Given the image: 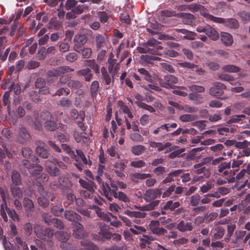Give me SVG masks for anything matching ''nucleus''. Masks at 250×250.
Returning <instances> with one entry per match:
<instances>
[{"instance_id": "obj_1", "label": "nucleus", "mask_w": 250, "mask_h": 250, "mask_svg": "<svg viewBox=\"0 0 250 250\" xmlns=\"http://www.w3.org/2000/svg\"><path fill=\"white\" fill-rule=\"evenodd\" d=\"M162 194L161 189L154 188L147 190L144 195V199L147 202H150L147 205L143 206H135V208L140 211H132L125 210L124 214L130 217L131 218H134L133 221L136 224L140 223V218H144L146 216V213L144 211H149L154 209L159 203V200H154L157 198H160Z\"/></svg>"}, {"instance_id": "obj_2", "label": "nucleus", "mask_w": 250, "mask_h": 250, "mask_svg": "<svg viewBox=\"0 0 250 250\" xmlns=\"http://www.w3.org/2000/svg\"><path fill=\"white\" fill-rule=\"evenodd\" d=\"M62 147L75 161L74 165L80 171L84 168V166L92 165V162L90 160H87L81 149H76L75 151L66 144H62Z\"/></svg>"}, {"instance_id": "obj_3", "label": "nucleus", "mask_w": 250, "mask_h": 250, "mask_svg": "<svg viewBox=\"0 0 250 250\" xmlns=\"http://www.w3.org/2000/svg\"><path fill=\"white\" fill-rule=\"evenodd\" d=\"M160 42L151 38L144 43L143 47H138L137 50L140 53H149L154 55L162 56L163 47L159 45Z\"/></svg>"}, {"instance_id": "obj_4", "label": "nucleus", "mask_w": 250, "mask_h": 250, "mask_svg": "<svg viewBox=\"0 0 250 250\" xmlns=\"http://www.w3.org/2000/svg\"><path fill=\"white\" fill-rule=\"evenodd\" d=\"M192 171L195 174L193 178V180L195 182L203 181L209 177L210 175L209 168L200 163L193 166Z\"/></svg>"}, {"instance_id": "obj_5", "label": "nucleus", "mask_w": 250, "mask_h": 250, "mask_svg": "<svg viewBox=\"0 0 250 250\" xmlns=\"http://www.w3.org/2000/svg\"><path fill=\"white\" fill-rule=\"evenodd\" d=\"M205 16L207 17V20L216 23H222L225 26L231 29H236L239 26L238 21L234 18L223 19L215 17L211 14H206Z\"/></svg>"}, {"instance_id": "obj_6", "label": "nucleus", "mask_w": 250, "mask_h": 250, "mask_svg": "<svg viewBox=\"0 0 250 250\" xmlns=\"http://www.w3.org/2000/svg\"><path fill=\"white\" fill-rule=\"evenodd\" d=\"M109 184L107 183H102V194L110 202L113 200L111 197V195L116 192L118 190V186L111 179H109Z\"/></svg>"}, {"instance_id": "obj_7", "label": "nucleus", "mask_w": 250, "mask_h": 250, "mask_svg": "<svg viewBox=\"0 0 250 250\" xmlns=\"http://www.w3.org/2000/svg\"><path fill=\"white\" fill-rule=\"evenodd\" d=\"M74 69L69 66H61L56 69L50 70L46 73V79L49 82L52 81V77H58L67 73L73 72Z\"/></svg>"}, {"instance_id": "obj_8", "label": "nucleus", "mask_w": 250, "mask_h": 250, "mask_svg": "<svg viewBox=\"0 0 250 250\" xmlns=\"http://www.w3.org/2000/svg\"><path fill=\"white\" fill-rule=\"evenodd\" d=\"M34 229L36 235L41 239L46 240L54 235V231L50 228L44 229L42 226L36 224Z\"/></svg>"}, {"instance_id": "obj_9", "label": "nucleus", "mask_w": 250, "mask_h": 250, "mask_svg": "<svg viewBox=\"0 0 250 250\" xmlns=\"http://www.w3.org/2000/svg\"><path fill=\"white\" fill-rule=\"evenodd\" d=\"M71 118L74 120H76V123L82 131H85L86 127L85 126L83 121L85 119V113L83 111L78 112L75 108L72 109L70 112Z\"/></svg>"}, {"instance_id": "obj_10", "label": "nucleus", "mask_w": 250, "mask_h": 250, "mask_svg": "<svg viewBox=\"0 0 250 250\" xmlns=\"http://www.w3.org/2000/svg\"><path fill=\"white\" fill-rule=\"evenodd\" d=\"M41 117L44 121L45 128L50 131H54L57 128V124L54 121V118L48 111H43L41 113Z\"/></svg>"}, {"instance_id": "obj_11", "label": "nucleus", "mask_w": 250, "mask_h": 250, "mask_svg": "<svg viewBox=\"0 0 250 250\" xmlns=\"http://www.w3.org/2000/svg\"><path fill=\"white\" fill-rule=\"evenodd\" d=\"M177 77L173 75L167 74L164 76L163 79H159V83L161 87L166 89H173L175 84L178 83Z\"/></svg>"}, {"instance_id": "obj_12", "label": "nucleus", "mask_w": 250, "mask_h": 250, "mask_svg": "<svg viewBox=\"0 0 250 250\" xmlns=\"http://www.w3.org/2000/svg\"><path fill=\"white\" fill-rule=\"evenodd\" d=\"M227 88L226 86L223 83L220 82H216L214 83L213 86L209 89V94L216 97V98L221 99H226V97L223 96L224 90Z\"/></svg>"}, {"instance_id": "obj_13", "label": "nucleus", "mask_w": 250, "mask_h": 250, "mask_svg": "<svg viewBox=\"0 0 250 250\" xmlns=\"http://www.w3.org/2000/svg\"><path fill=\"white\" fill-rule=\"evenodd\" d=\"M7 213L8 216L13 220H18L19 217L16 211L12 209L11 210L7 206H5L4 208V205H1L0 206V214L2 218L3 219L5 222H7L8 218L7 216Z\"/></svg>"}, {"instance_id": "obj_14", "label": "nucleus", "mask_w": 250, "mask_h": 250, "mask_svg": "<svg viewBox=\"0 0 250 250\" xmlns=\"http://www.w3.org/2000/svg\"><path fill=\"white\" fill-rule=\"evenodd\" d=\"M160 222L158 220H152L150 222L149 227L150 230L153 234L158 236H164L167 233V230L160 227Z\"/></svg>"}, {"instance_id": "obj_15", "label": "nucleus", "mask_w": 250, "mask_h": 250, "mask_svg": "<svg viewBox=\"0 0 250 250\" xmlns=\"http://www.w3.org/2000/svg\"><path fill=\"white\" fill-rule=\"evenodd\" d=\"M73 236L78 239H84L87 235L83 226L80 223L74 224L73 229Z\"/></svg>"}, {"instance_id": "obj_16", "label": "nucleus", "mask_w": 250, "mask_h": 250, "mask_svg": "<svg viewBox=\"0 0 250 250\" xmlns=\"http://www.w3.org/2000/svg\"><path fill=\"white\" fill-rule=\"evenodd\" d=\"M87 41V38L84 35H75L74 39V50L79 51L78 49L82 48Z\"/></svg>"}, {"instance_id": "obj_17", "label": "nucleus", "mask_w": 250, "mask_h": 250, "mask_svg": "<svg viewBox=\"0 0 250 250\" xmlns=\"http://www.w3.org/2000/svg\"><path fill=\"white\" fill-rule=\"evenodd\" d=\"M64 217L69 221L74 222V224L79 223L82 219L79 214L71 210H65Z\"/></svg>"}, {"instance_id": "obj_18", "label": "nucleus", "mask_w": 250, "mask_h": 250, "mask_svg": "<svg viewBox=\"0 0 250 250\" xmlns=\"http://www.w3.org/2000/svg\"><path fill=\"white\" fill-rule=\"evenodd\" d=\"M45 167L47 172L51 176H56L60 175V170L57 167L56 165L51 162L46 161Z\"/></svg>"}, {"instance_id": "obj_19", "label": "nucleus", "mask_w": 250, "mask_h": 250, "mask_svg": "<svg viewBox=\"0 0 250 250\" xmlns=\"http://www.w3.org/2000/svg\"><path fill=\"white\" fill-rule=\"evenodd\" d=\"M188 9L193 13L200 12V14L206 19L207 17L205 15L209 14L206 12L205 7L203 5L199 4L192 3L189 4L188 5Z\"/></svg>"}, {"instance_id": "obj_20", "label": "nucleus", "mask_w": 250, "mask_h": 250, "mask_svg": "<svg viewBox=\"0 0 250 250\" xmlns=\"http://www.w3.org/2000/svg\"><path fill=\"white\" fill-rule=\"evenodd\" d=\"M238 171L237 169H228L223 170L221 173H217L219 175L224 177V178H227L229 182H234L235 172Z\"/></svg>"}, {"instance_id": "obj_21", "label": "nucleus", "mask_w": 250, "mask_h": 250, "mask_svg": "<svg viewBox=\"0 0 250 250\" xmlns=\"http://www.w3.org/2000/svg\"><path fill=\"white\" fill-rule=\"evenodd\" d=\"M176 228L181 232L191 231L193 229L192 223L182 220L178 224Z\"/></svg>"}, {"instance_id": "obj_22", "label": "nucleus", "mask_w": 250, "mask_h": 250, "mask_svg": "<svg viewBox=\"0 0 250 250\" xmlns=\"http://www.w3.org/2000/svg\"><path fill=\"white\" fill-rule=\"evenodd\" d=\"M107 40V35L104 34H98L95 37L96 48L98 51L105 45Z\"/></svg>"}, {"instance_id": "obj_23", "label": "nucleus", "mask_w": 250, "mask_h": 250, "mask_svg": "<svg viewBox=\"0 0 250 250\" xmlns=\"http://www.w3.org/2000/svg\"><path fill=\"white\" fill-rule=\"evenodd\" d=\"M101 71L103 82H104L106 85H109L111 83L113 84L114 82V76H112L111 78L109 72L107 71L106 68L103 66L101 68Z\"/></svg>"}, {"instance_id": "obj_24", "label": "nucleus", "mask_w": 250, "mask_h": 250, "mask_svg": "<svg viewBox=\"0 0 250 250\" xmlns=\"http://www.w3.org/2000/svg\"><path fill=\"white\" fill-rule=\"evenodd\" d=\"M182 172L183 170L182 169L175 170L170 172L163 180L162 183L163 184H167V183L173 182L174 181V178L179 176L181 174H182Z\"/></svg>"}, {"instance_id": "obj_25", "label": "nucleus", "mask_w": 250, "mask_h": 250, "mask_svg": "<svg viewBox=\"0 0 250 250\" xmlns=\"http://www.w3.org/2000/svg\"><path fill=\"white\" fill-rule=\"evenodd\" d=\"M31 136L27 130L24 127L20 128L18 139L21 143H24L26 140H29Z\"/></svg>"}, {"instance_id": "obj_26", "label": "nucleus", "mask_w": 250, "mask_h": 250, "mask_svg": "<svg viewBox=\"0 0 250 250\" xmlns=\"http://www.w3.org/2000/svg\"><path fill=\"white\" fill-rule=\"evenodd\" d=\"M81 245L83 247L81 250H99V248L90 241L85 240L81 241Z\"/></svg>"}, {"instance_id": "obj_27", "label": "nucleus", "mask_w": 250, "mask_h": 250, "mask_svg": "<svg viewBox=\"0 0 250 250\" xmlns=\"http://www.w3.org/2000/svg\"><path fill=\"white\" fill-rule=\"evenodd\" d=\"M171 143L167 142L163 144L162 143L149 141V146L152 148H157V150L160 152L164 150L165 148L169 147Z\"/></svg>"}, {"instance_id": "obj_28", "label": "nucleus", "mask_w": 250, "mask_h": 250, "mask_svg": "<svg viewBox=\"0 0 250 250\" xmlns=\"http://www.w3.org/2000/svg\"><path fill=\"white\" fill-rule=\"evenodd\" d=\"M137 71L141 75V78L146 81L153 83L154 82L153 78L150 73L144 68H141L138 69Z\"/></svg>"}, {"instance_id": "obj_29", "label": "nucleus", "mask_w": 250, "mask_h": 250, "mask_svg": "<svg viewBox=\"0 0 250 250\" xmlns=\"http://www.w3.org/2000/svg\"><path fill=\"white\" fill-rule=\"evenodd\" d=\"M206 34L212 40L217 41L219 38L218 32L209 25H207V30Z\"/></svg>"}, {"instance_id": "obj_30", "label": "nucleus", "mask_w": 250, "mask_h": 250, "mask_svg": "<svg viewBox=\"0 0 250 250\" xmlns=\"http://www.w3.org/2000/svg\"><path fill=\"white\" fill-rule=\"evenodd\" d=\"M221 40L223 43L226 46H230L233 42L232 36L226 32L221 33Z\"/></svg>"}, {"instance_id": "obj_31", "label": "nucleus", "mask_w": 250, "mask_h": 250, "mask_svg": "<svg viewBox=\"0 0 250 250\" xmlns=\"http://www.w3.org/2000/svg\"><path fill=\"white\" fill-rule=\"evenodd\" d=\"M77 75L83 76L84 80L87 82H89L93 76L91 70L88 68L77 71Z\"/></svg>"}, {"instance_id": "obj_32", "label": "nucleus", "mask_w": 250, "mask_h": 250, "mask_svg": "<svg viewBox=\"0 0 250 250\" xmlns=\"http://www.w3.org/2000/svg\"><path fill=\"white\" fill-rule=\"evenodd\" d=\"M215 233L212 237V240L215 241L221 239L225 234V229L222 226H217L214 229Z\"/></svg>"}, {"instance_id": "obj_33", "label": "nucleus", "mask_w": 250, "mask_h": 250, "mask_svg": "<svg viewBox=\"0 0 250 250\" xmlns=\"http://www.w3.org/2000/svg\"><path fill=\"white\" fill-rule=\"evenodd\" d=\"M112 198L113 197L118 199L119 201L124 202L125 203L129 202V198L122 191H116L111 195Z\"/></svg>"}, {"instance_id": "obj_34", "label": "nucleus", "mask_w": 250, "mask_h": 250, "mask_svg": "<svg viewBox=\"0 0 250 250\" xmlns=\"http://www.w3.org/2000/svg\"><path fill=\"white\" fill-rule=\"evenodd\" d=\"M97 236L99 237V240L104 242L111 238V233L108 231V229L104 230H99Z\"/></svg>"}, {"instance_id": "obj_35", "label": "nucleus", "mask_w": 250, "mask_h": 250, "mask_svg": "<svg viewBox=\"0 0 250 250\" xmlns=\"http://www.w3.org/2000/svg\"><path fill=\"white\" fill-rule=\"evenodd\" d=\"M55 236L57 239L61 243L67 241L70 238V235L69 233L63 231H58L56 232Z\"/></svg>"}, {"instance_id": "obj_36", "label": "nucleus", "mask_w": 250, "mask_h": 250, "mask_svg": "<svg viewBox=\"0 0 250 250\" xmlns=\"http://www.w3.org/2000/svg\"><path fill=\"white\" fill-rule=\"evenodd\" d=\"M175 16V13L174 11L164 10L161 11V14L158 16V20L163 22H166L165 17H171Z\"/></svg>"}, {"instance_id": "obj_37", "label": "nucleus", "mask_w": 250, "mask_h": 250, "mask_svg": "<svg viewBox=\"0 0 250 250\" xmlns=\"http://www.w3.org/2000/svg\"><path fill=\"white\" fill-rule=\"evenodd\" d=\"M175 31L177 33H181L184 34V39L189 40H193L196 34L194 32L189 31L186 29H176Z\"/></svg>"}, {"instance_id": "obj_38", "label": "nucleus", "mask_w": 250, "mask_h": 250, "mask_svg": "<svg viewBox=\"0 0 250 250\" xmlns=\"http://www.w3.org/2000/svg\"><path fill=\"white\" fill-rule=\"evenodd\" d=\"M10 190L13 197L15 198L20 199L22 196V191L21 188L17 186H11Z\"/></svg>"}, {"instance_id": "obj_39", "label": "nucleus", "mask_w": 250, "mask_h": 250, "mask_svg": "<svg viewBox=\"0 0 250 250\" xmlns=\"http://www.w3.org/2000/svg\"><path fill=\"white\" fill-rule=\"evenodd\" d=\"M180 206V203L178 201L173 202L172 201H168L163 207V208L165 210H174L175 208H178Z\"/></svg>"}, {"instance_id": "obj_40", "label": "nucleus", "mask_w": 250, "mask_h": 250, "mask_svg": "<svg viewBox=\"0 0 250 250\" xmlns=\"http://www.w3.org/2000/svg\"><path fill=\"white\" fill-rule=\"evenodd\" d=\"M77 52L81 54L83 58L88 59L91 57L92 55V49L89 47H82L78 49Z\"/></svg>"}, {"instance_id": "obj_41", "label": "nucleus", "mask_w": 250, "mask_h": 250, "mask_svg": "<svg viewBox=\"0 0 250 250\" xmlns=\"http://www.w3.org/2000/svg\"><path fill=\"white\" fill-rule=\"evenodd\" d=\"M99 89V83L98 81H94L92 82L90 86V93L92 99H94L97 95Z\"/></svg>"}, {"instance_id": "obj_42", "label": "nucleus", "mask_w": 250, "mask_h": 250, "mask_svg": "<svg viewBox=\"0 0 250 250\" xmlns=\"http://www.w3.org/2000/svg\"><path fill=\"white\" fill-rule=\"evenodd\" d=\"M12 154L7 149L6 146H2V148H0V161L3 162L4 159L7 157L8 158L12 157Z\"/></svg>"}, {"instance_id": "obj_43", "label": "nucleus", "mask_w": 250, "mask_h": 250, "mask_svg": "<svg viewBox=\"0 0 250 250\" xmlns=\"http://www.w3.org/2000/svg\"><path fill=\"white\" fill-rule=\"evenodd\" d=\"M23 206L25 210L27 212H31L33 211L34 205L33 201L28 198H24L23 200Z\"/></svg>"}, {"instance_id": "obj_44", "label": "nucleus", "mask_w": 250, "mask_h": 250, "mask_svg": "<svg viewBox=\"0 0 250 250\" xmlns=\"http://www.w3.org/2000/svg\"><path fill=\"white\" fill-rule=\"evenodd\" d=\"M36 152L40 157L44 159L47 158L49 156L47 149L43 146H38L36 148Z\"/></svg>"}, {"instance_id": "obj_45", "label": "nucleus", "mask_w": 250, "mask_h": 250, "mask_svg": "<svg viewBox=\"0 0 250 250\" xmlns=\"http://www.w3.org/2000/svg\"><path fill=\"white\" fill-rule=\"evenodd\" d=\"M11 179L12 183L15 186H18L21 184V179L20 174L17 171H13Z\"/></svg>"}, {"instance_id": "obj_46", "label": "nucleus", "mask_w": 250, "mask_h": 250, "mask_svg": "<svg viewBox=\"0 0 250 250\" xmlns=\"http://www.w3.org/2000/svg\"><path fill=\"white\" fill-rule=\"evenodd\" d=\"M94 189L92 188V189H83L80 191L81 196L86 199H92L94 196Z\"/></svg>"}, {"instance_id": "obj_47", "label": "nucleus", "mask_w": 250, "mask_h": 250, "mask_svg": "<svg viewBox=\"0 0 250 250\" xmlns=\"http://www.w3.org/2000/svg\"><path fill=\"white\" fill-rule=\"evenodd\" d=\"M67 86L71 89L76 90L81 88L83 86V83L79 80H71L67 83Z\"/></svg>"}, {"instance_id": "obj_48", "label": "nucleus", "mask_w": 250, "mask_h": 250, "mask_svg": "<svg viewBox=\"0 0 250 250\" xmlns=\"http://www.w3.org/2000/svg\"><path fill=\"white\" fill-rule=\"evenodd\" d=\"M222 69L225 72L230 73H236L241 70L239 67L232 64L226 65L223 67Z\"/></svg>"}, {"instance_id": "obj_49", "label": "nucleus", "mask_w": 250, "mask_h": 250, "mask_svg": "<svg viewBox=\"0 0 250 250\" xmlns=\"http://www.w3.org/2000/svg\"><path fill=\"white\" fill-rule=\"evenodd\" d=\"M60 78L59 79V81L57 83V87H59L61 85H64L70 81L71 78V76L70 75L66 74V75H62L60 76Z\"/></svg>"}, {"instance_id": "obj_50", "label": "nucleus", "mask_w": 250, "mask_h": 250, "mask_svg": "<svg viewBox=\"0 0 250 250\" xmlns=\"http://www.w3.org/2000/svg\"><path fill=\"white\" fill-rule=\"evenodd\" d=\"M146 148L142 145H136L131 148L132 152L135 155H140L145 152Z\"/></svg>"}, {"instance_id": "obj_51", "label": "nucleus", "mask_w": 250, "mask_h": 250, "mask_svg": "<svg viewBox=\"0 0 250 250\" xmlns=\"http://www.w3.org/2000/svg\"><path fill=\"white\" fill-rule=\"evenodd\" d=\"M135 104L139 107L147 110L151 113L155 112V109L152 106L148 105L145 103L139 101H136Z\"/></svg>"}, {"instance_id": "obj_52", "label": "nucleus", "mask_w": 250, "mask_h": 250, "mask_svg": "<svg viewBox=\"0 0 250 250\" xmlns=\"http://www.w3.org/2000/svg\"><path fill=\"white\" fill-rule=\"evenodd\" d=\"M179 119L183 122H189L197 119V116L192 114H184L179 117Z\"/></svg>"}, {"instance_id": "obj_53", "label": "nucleus", "mask_w": 250, "mask_h": 250, "mask_svg": "<svg viewBox=\"0 0 250 250\" xmlns=\"http://www.w3.org/2000/svg\"><path fill=\"white\" fill-rule=\"evenodd\" d=\"M129 231L134 235H139L146 231V229L142 226L134 225V228L129 229Z\"/></svg>"}, {"instance_id": "obj_54", "label": "nucleus", "mask_w": 250, "mask_h": 250, "mask_svg": "<svg viewBox=\"0 0 250 250\" xmlns=\"http://www.w3.org/2000/svg\"><path fill=\"white\" fill-rule=\"evenodd\" d=\"M153 172L158 178H163L164 174L166 172V167L162 166H158L154 168Z\"/></svg>"}, {"instance_id": "obj_55", "label": "nucleus", "mask_w": 250, "mask_h": 250, "mask_svg": "<svg viewBox=\"0 0 250 250\" xmlns=\"http://www.w3.org/2000/svg\"><path fill=\"white\" fill-rule=\"evenodd\" d=\"M231 167V162H221L217 167V173H221L223 170L228 169H230Z\"/></svg>"}, {"instance_id": "obj_56", "label": "nucleus", "mask_w": 250, "mask_h": 250, "mask_svg": "<svg viewBox=\"0 0 250 250\" xmlns=\"http://www.w3.org/2000/svg\"><path fill=\"white\" fill-rule=\"evenodd\" d=\"M107 152L108 154L114 159H117L118 160L120 159V155L117 152V149L113 146H111L109 148H107Z\"/></svg>"}, {"instance_id": "obj_57", "label": "nucleus", "mask_w": 250, "mask_h": 250, "mask_svg": "<svg viewBox=\"0 0 250 250\" xmlns=\"http://www.w3.org/2000/svg\"><path fill=\"white\" fill-rule=\"evenodd\" d=\"M201 201V197L198 194H195L190 198V203L192 206L196 207L199 205Z\"/></svg>"}, {"instance_id": "obj_58", "label": "nucleus", "mask_w": 250, "mask_h": 250, "mask_svg": "<svg viewBox=\"0 0 250 250\" xmlns=\"http://www.w3.org/2000/svg\"><path fill=\"white\" fill-rule=\"evenodd\" d=\"M133 178L143 180L152 177V175L150 173H143L140 172L134 173L132 175Z\"/></svg>"}, {"instance_id": "obj_59", "label": "nucleus", "mask_w": 250, "mask_h": 250, "mask_svg": "<svg viewBox=\"0 0 250 250\" xmlns=\"http://www.w3.org/2000/svg\"><path fill=\"white\" fill-rule=\"evenodd\" d=\"M51 211L55 216H59L63 211V208H60L57 205H51Z\"/></svg>"}, {"instance_id": "obj_60", "label": "nucleus", "mask_w": 250, "mask_h": 250, "mask_svg": "<svg viewBox=\"0 0 250 250\" xmlns=\"http://www.w3.org/2000/svg\"><path fill=\"white\" fill-rule=\"evenodd\" d=\"M10 93L9 91H6L2 97L3 104L7 106L8 111L10 110V101H9Z\"/></svg>"}, {"instance_id": "obj_61", "label": "nucleus", "mask_w": 250, "mask_h": 250, "mask_svg": "<svg viewBox=\"0 0 250 250\" xmlns=\"http://www.w3.org/2000/svg\"><path fill=\"white\" fill-rule=\"evenodd\" d=\"M60 246L61 249L64 250H74L76 248L74 245L67 241L61 243Z\"/></svg>"}, {"instance_id": "obj_62", "label": "nucleus", "mask_w": 250, "mask_h": 250, "mask_svg": "<svg viewBox=\"0 0 250 250\" xmlns=\"http://www.w3.org/2000/svg\"><path fill=\"white\" fill-rule=\"evenodd\" d=\"M78 54L74 52L68 53L65 56L66 60L70 62H74L78 59Z\"/></svg>"}, {"instance_id": "obj_63", "label": "nucleus", "mask_w": 250, "mask_h": 250, "mask_svg": "<svg viewBox=\"0 0 250 250\" xmlns=\"http://www.w3.org/2000/svg\"><path fill=\"white\" fill-rule=\"evenodd\" d=\"M59 48L61 52H66L69 50L70 45L68 42H62L59 43Z\"/></svg>"}, {"instance_id": "obj_64", "label": "nucleus", "mask_w": 250, "mask_h": 250, "mask_svg": "<svg viewBox=\"0 0 250 250\" xmlns=\"http://www.w3.org/2000/svg\"><path fill=\"white\" fill-rule=\"evenodd\" d=\"M98 16L102 23L106 22L109 19L107 14L104 11H100L97 13Z\"/></svg>"}]
</instances>
